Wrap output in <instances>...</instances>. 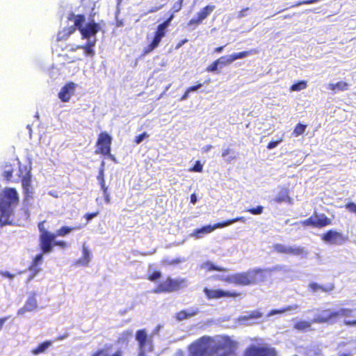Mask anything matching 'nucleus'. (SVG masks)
I'll return each mask as SVG.
<instances>
[{
    "instance_id": "1",
    "label": "nucleus",
    "mask_w": 356,
    "mask_h": 356,
    "mask_svg": "<svg viewBox=\"0 0 356 356\" xmlns=\"http://www.w3.org/2000/svg\"><path fill=\"white\" fill-rule=\"evenodd\" d=\"M67 19L73 24L67 29H64L62 31L58 32L57 35L58 40H65L73 33L77 29L79 30L82 38L87 39V42L85 45L78 46L77 48L83 49L84 54L90 57H93L95 54L93 47L97 42L96 34L100 29L99 24L92 20V22L86 24L85 17L83 15H75L74 13H70Z\"/></svg>"
},
{
    "instance_id": "2",
    "label": "nucleus",
    "mask_w": 356,
    "mask_h": 356,
    "mask_svg": "<svg viewBox=\"0 0 356 356\" xmlns=\"http://www.w3.org/2000/svg\"><path fill=\"white\" fill-rule=\"evenodd\" d=\"M232 341L227 337L204 336L190 346L191 356H234Z\"/></svg>"
},
{
    "instance_id": "3",
    "label": "nucleus",
    "mask_w": 356,
    "mask_h": 356,
    "mask_svg": "<svg viewBox=\"0 0 356 356\" xmlns=\"http://www.w3.org/2000/svg\"><path fill=\"white\" fill-rule=\"evenodd\" d=\"M19 202V195L15 188L5 189L0 193V225H12L13 208Z\"/></svg>"
},
{
    "instance_id": "4",
    "label": "nucleus",
    "mask_w": 356,
    "mask_h": 356,
    "mask_svg": "<svg viewBox=\"0 0 356 356\" xmlns=\"http://www.w3.org/2000/svg\"><path fill=\"white\" fill-rule=\"evenodd\" d=\"M186 285L187 280L186 279H172L168 277L165 281L159 284L157 288L154 290V292H172L177 291L181 287H184Z\"/></svg>"
},
{
    "instance_id": "5",
    "label": "nucleus",
    "mask_w": 356,
    "mask_h": 356,
    "mask_svg": "<svg viewBox=\"0 0 356 356\" xmlns=\"http://www.w3.org/2000/svg\"><path fill=\"white\" fill-rule=\"evenodd\" d=\"M136 339L139 345V356H145L148 352L152 350V345L147 338V334L145 330H140L136 332Z\"/></svg>"
},
{
    "instance_id": "6",
    "label": "nucleus",
    "mask_w": 356,
    "mask_h": 356,
    "mask_svg": "<svg viewBox=\"0 0 356 356\" xmlns=\"http://www.w3.org/2000/svg\"><path fill=\"white\" fill-rule=\"evenodd\" d=\"M112 137L106 132H102L99 135L97 145L99 147V152L104 155H109L112 159L114 157L111 154V145Z\"/></svg>"
},
{
    "instance_id": "7",
    "label": "nucleus",
    "mask_w": 356,
    "mask_h": 356,
    "mask_svg": "<svg viewBox=\"0 0 356 356\" xmlns=\"http://www.w3.org/2000/svg\"><path fill=\"white\" fill-rule=\"evenodd\" d=\"M56 234L50 232H45L43 234L40 236V248L44 254L50 253L54 247Z\"/></svg>"
},
{
    "instance_id": "8",
    "label": "nucleus",
    "mask_w": 356,
    "mask_h": 356,
    "mask_svg": "<svg viewBox=\"0 0 356 356\" xmlns=\"http://www.w3.org/2000/svg\"><path fill=\"white\" fill-rule=\"evenodd\" d=\"M227 280L232 284L241 286L252 285L251 270L229 275Z\"/></svg>"
},
{
    "instance_id": "9",
    "label": "nucleus",
    "mask_w": 356,
    "mask_h": 356,
    "mask_svg": "<svg viewBox=\"0 0 356 356\" xmlns=\"http://www.w3.org/2000/svg\"><path fill=\"white\" fill-rule=\"evenodd\" d=\"M245 356H276V352L274 348L252 345L245 351Z\"/></svg>"
},
{
    "instance_id": "10",
    "label": "nucleus",
    "mask_w": 356,
    "mask_h": 356,
    "mask_svg": "<svg viewBox=\"0 0 356 356\" xmlns=\"http://www.w3.org/2000/svg\"><path fill=\"white\" fill-rule=\"evenodd\" d=\"M273 250L278 253L288 254L295 256L303 254L305 250L303 248L296 245H286L281 243H276L273 246Z\"/></svg>"
},
{
    "instance_id": "11",
    "label": "nucleus",
    "mask_w": 356,
    "mask_h": 356,
    "mask_svg": "<svg viewBox=\"0 0 356 356\" xmlns=\"http://www.w3.org/2000/svg\"><path fill=\"white\" fill-rule=\"evenodd\" d=\"M250 270L252 285H254L265 282L267 280V277L270 275V273L273 269L254 268L250 269Z\"/></svg>"
},
{
    "instance_id": "12",
    "label": "nucleus",
    "mask_w": 356,
    "mask_h": 356,
    "mask_svg": "<svg viewBox=\"0 0 356 356\" xmlns=\"http://www.w3.org/2000/svg\"><path fill=\"white\" fill-rule=\"evenodd\" d=\"M251 54V51H241L239 53H235L231 55L224 56H221L218 59H217L218 63L220 65V69H222L223 67L231 64L234 61L238 59H242L243 58H245Z\"/></svg>"
},
{
    "instance_id": "13",
    "label": "nucleus",
    "mask_w": 356,
    "mask_h": 356,
    "mask_svg": "<svg viewBox=\"0 0 356 356\" xmlns=\"http://www.w3.org/2000/svg\"><path fill=\"white\" fill-rule=\"evenodd\" d=\"M76 84L73 82H70L63 86L60 92L58 93V97L63 102H67L70 99L71 97L74 95Z\"/></svg>"
},
{
    "instance_id": "14",
    "label": "nucleus",
    "mask_w": 356,
    "mask_h": 356,
    "mask_svg": "<svg viewBox=\"0 0 356 356\" xmlns=\"http://www.w3.org/2000/svg\"><path fill=\"white\" fill-rule=\"evenodd\" d=\"M222 225L221 222L216 223L213 225H206L201 228L196 229L193 233L190 234L191 236L195 237V238H201L204 235L212 232L216 229L222 228Z\"/></svg>"
},
{
    "instance_id": "15",
    "label": "nucleus",
    "mask_w": 356,
    "mask_h": 356,
    "mask_svg": "<svg viewBox=\"0 0 356 356\" xmlns=\"http://www.w3.org/2000/svg\"><path fill=\"white\" fill-rule=\"evenodd\" d=\"M322 238L325 242L337 245H341L345 241V238L341 233L333 230H330L324 234Z\"/></svg>"
},
{
    "instance_id": "16",
    "label": "nucleus",
    "mask_w": 356,
    "mask_h": 356,
    "mask_svg": "<svg viewBox=\"0 0 356 356\" xmlns=\"http://www.w3.org/2000/svg\"><path fill=\"white\" fill-rule=\"evenodd\" d=\"M333 318H335L334 312H332L330 309H325L316 316V317L312 320V323H327Z\"/></svg>"
},
{
    "instance_id": "17",
    "label": "nucleus",
    "mask_w": 356,
    "mask_h": 356,
    "mask_svg": "<svg viewBox=\"0 0 356 356\" xmlns=\"http://www.w3.org/2000/svg\"><path fill=\"white\" fill-rule=\"evenodd\" d=\"M38 307V302L36 298H35V294L32 296L29 297L26 302H25L24 306L19 309L17 312L18 315H23L26 312H32Z\"/></svg>"
},
{
    "instance_id": "18",
    "label": "nucleus",
    "mask_w": 356,
    "mask_h": 356,
    "mask_svg": "<svg viewBox=\"0 0 356 356\" xmlns=\"http://www.w3.org/2000/svg\"><path fill=\"white\" fill-rule=\"evenodd\" d=\"M204 292L207 297L209 299L219 298L224 296H232L229 292H225L222 290H211L205 288L204 289Z\"/></svg>"
},
{
    "instance_id": "19",
    "label": "nucleus",
    "mask_w": 356,
    "mask_h": 356,
    "mask_svg": "<svg viewBox=\"0 0 356 356\" xmlns=\"http://www.w3.org/2000/svg\"><path fill=\"white\" fill-rule=\"evenodd\" d=\"M262 316V314L259 311H253L251 313L242 316L238 318V321L242 324H251V322H248L249 321L255 320L259 318Z\"/></svg>"
},
{
    "instance_id": "20",
    "label": "nucleus",
    "mask_w": 356,
    "mask_h": 356,
    "mask_svg": "<svg viewBox=\"0 0 356 356\" xmlns=\"http://www.w3.org/2000/svg\"><path fill=\"white\" fill-rule=\"evenodd\" d=\"M313 216L316 224L315 227H323L331 223V220L325 214L315 213Z\"/></svg>"
},
{
    "instance_id": "21",
    "label": "nucleus",
    "mask_w": 356,
    "mask_h": 356,
    "mask_svg": "<svg viewBox=\"0 0 356 356\" xmlns=\"http://www.w3.org/2000/svg\"><path fill=\"white\" fill-rule=\"evenodd\" d=\"M309 288L313 293H316L319 290H321L324 292H330L334 289V286L332 284H329L327 286H323L317 283L313 282L309 284Z\"/></svg>"
},
{
    "instance_id": "22",
    "label": "nucleus",
    "mask_w": 356,
    "mask_h": 356,
    "mask_svg": "<svg viewBox=\"0 0 356 356\" xmlns=\"http://www.w3.org/2000/svg\"><path fill=\"white\" fill-rule=\"evenodd\" d=\"M90 253L85 244L83 245V257L76 261V264L81 266H88L90 261Z\"/></svg>"
},
{
    "instance_id": "23",
    "label": "nucleus",
    "mask_w": 356,
    "mask_h": 356,
    "mask_svg": "<svg viewBox=\"0 0 356 356\" xmlns=\"http://www.w3.org/2000/svg\"><path fill=\"white\" fill-rule=\"evenodd\" d=\"M52 343L51 341H45L33 349L31 353L35 355L43 353L52 345Z\"/></svg>"
},
{
    "instance_id": "24",
    "label": "nucleus",
    "mask_w": 356,
    "mask_h": 356,
    "mask_svg": "<svg viewBox=\"0 0 356 356\" xmlns=\"http://www.w3.org/2000/svg\"><path fill=\"white\" fill-rule=\"evenodd\" d=\"M215 8L213 5H208L198 13L197 16L203 21L214 10Z\"/></svg>"
},
{
    "instance_id": "25",
    "label": "nucleus",
    "mask_w": 356,
    "mask_h": 356,
    "mask_svg": "<svg viewBox=\"0 0 356 356\" xmlns=\"http://www.w3.org/2000/svg\"><path fill=\"white\" fill-rule=\"evenodd\" d=\"M275 201L281 203L286 201H290V197H289L288 190L286 188H282L277 197L275 198Z\"/></svg>"
},
{
    "instance_id": "26",
    "label": "nucleus",
    "mask_w": 356,
    "mask_h": 356,
    "mask_svg": "<svg viewBox=\"0 0 356 356\" xmlns=\"http://www.w3.org/2000/svg\"><path fill=\"white\" fill-rule=\"evenodd\" d=\"M298 307H299V306L298 305H293L287 306V307L283 308L282 309H273L269 312L268 316H273L275 314H283L286 312L297 309H298Z\"/></svg>"
},
{
    "instance_id": "27",
    "label": "nucleus",
    "mask_w": 356,
    "mask_h": 356,
    "mask_svg": "<svg viewBox=\"0 0 356 356\" xmlns=\"http://www.w3.org/2000/svg\"><path fill=\"white\" fill-rule=\"evenodd\" d=\"M23 190L24 194V203L28 205L30 204V200L33 198L34 190L33 186L24 188Z\"/></svg>"
},
{
    "instance_id": "28",
    "label": "nucleus",
    "mask_w": 356,
    "mask_h": 356,
    "mask_svg": "<svg viewBox=\"0 0 356 356\" xmlns=\"http://www.w3.org/2000/svg\"><path fill=\"white\" fill-rule=\"evenodd\" d=\"M348 84L346 82L339 81L336 84L334 83H330L328 86V89L334 91V92L338 91H343L347 90Z\"/></svg>"
},
{
    "instance_id": "29",
    "label": "nucleus",
    "mask_w": 356,
    "mask_h": 356,
    "mask_svg": "<svg viewBox=\"0 0 356 356\" xmlns=\"http://www.w3.org/2000/svg\"><path fill=\"white\" fill-rule=\"evenodd\" d=\"M201 268L203 269H208V270H217L220 272L226 271V269L214 265L211 261H207L202 264Z\"/></svg>"
},
{
    "instance_id": "30",
    "label": "nucleus",
    "mask_w": 356,
    "mask_h": 356,
    "mask_svg": "<svg viewBox=\"0 0 356 356\" xmlns=\"http://www.w3.org/2000/svg\"><path fill=\"white\" fill-rule=\"evenodd\" d=\"M43 254L44 253H40L35 256V257L34 258V259L33 261L32 265L31 266V267L29 268L30 270H32V271H39L40 270V268H37V267L42 261Z\"/></svg>"
},
{
    "instance_id": "31",
    "label": "nucleus",
    "mask_w": 356,
    "mask_h": 356,
    "mask_svg": "<svg viewBox=\"0 0 356 356\" xmlns=\"http://www.w3.org/2000/svg\"><path fill=\"white\" fill-rule=\"evenodd\" d=\"M79 227H70L68 226H63L56 231V236H65L69 234L72 231L78 229Z\"/></svg>"
},
{
    "instance_id": "32",
    "label": "nucleus",
    "mask_w": 356,
    "mask_h": 356,
    "mask_svg": "<svg viewBox=\"0 0 356 356\" xmlns=\"http://www.w3.org/2000/svg\"><path fill=\"white\" fill-rule=\"evenodd\" d=\"M91 356H122V352L120 350H118L111 355L108 350L100 349L92 354Z\"/></svg>"
},
{
    "instance_id": "33",
    "label": "nucleus",
    "mask_w": 356,
    "mask_h": 356,
    "mask_svg": "<svg viewBox=\"0 0 356 356\" xmlns=\"http://www.w3.org/2000/svg\"><path fill=\"white\" fill-rule=\"evenodd\" d=\"M22 184L23 188L32 186L31 168L26 172V175L22 177Z\"/></svg>"
},
{
    "instance_id": "34",
    "label": "nucleus",
    "mask_w": 356,
    "mask_h": 356,
    "mask_svg": "<svg viewBox=\"0 0 356 356\" xmlns=\"http://www.w3.org/2000/svg\"><path fill=\"white\" fill-rule=\"evenodd\" d=\"M312 322L305 321H301L298 322L295 324L294 327L295 329L300 330V331H304L307 329L310 328Z\"/></svg>"
},
{
    "instance_id": "35",
    "label": "nucleus",
    "mask_w": 356,
    "mask_h": 356,
    "mask_svg": "<svg viewBox=\"0 0 356 356\" xmlns=\"http://www.w3.org/2000/svg\"><path fill=\"white\" fill-rule=\"evenodd\" d=\"M306 353L309 356H316L321 353V349L318 345H311L307 348Z\"/></svg>"
},
{
    "instance_id": "36",
    "label": "nucleus",
    "mask_w": 356,
    "mask_h": 356,
    "mask_svg": "<svg viewBox=\"0 0 356 356\" xmlns=\"http://www.w3.org/2000/svg\"><path fill=\"white\" fill-rule=\"evenodd\" d=\"M307 86V81H299L297 83H295L291 86L290 90L291 91H300L303 89H305Z\"/></svg>"
},
{
    "instance_id": "37",
    "label": "nucleus",
    "mask_w": 356,
    "mask_h": 356,
    "mask_svg": "<svg viewBox=\"0 0 356 356\" xmlns=\"http://www.w3.org/2000/svg\"><path fill=\"white\" fill-rule=\"evenodd\" d=\"M245 221H246V218L245 217H243V216H241V217H237V218H233V219H230V220H227L223 221L221 223L222 225V227H225L231 225L233 223L236 222H245Z\"/></svg>"
},
{
    "instance_id": "38",
    "label": "nucleus",
    "mask_w": 356,
    "mask_h": 356,
    "mask_svg": "<svg viewBox=\"0 0 356 356\" xmlns=\"http://www.w3.org/2000/svg\"><path fill=\"white\" fill-rule=\"evenodd\" d=\"M168 26L165 24L164 22L160 24L157 26V30L155 33L156 35L163 38L165 35L166 30L168 29Z\"/></svg>"
},
{
    "instance_id": "39",
    "label": "nucleus",
    "mask_w": 356,
    "mask_h": 356,
    "mask_svg": "<svg viewBox=\"0 0 356 356\" xmlns=\"http://www.w3.org/2000/svg\"><path fill=\"white\" fill-rule=\"evenodd\" d=\"M352 310L350 309H340L339 310L334 312L335 318L338 316H350Z\"/></svg>"
},
{
    "instance_id": "40",
    "label": "nucleus",
    "mask_w": 356,
    "mask_h": 356,
    "mask_svg": "<svg viewBox=\"0 0 356 356\" xmlns=\"http://www.w3.org/2000/svg\"><path fill=\"white\" fill-rule=\"evenodd\" d=\"M13 168L10 165H6L3 170V176L7 180H10L13 176Z\"/></svg>"
},
{
    "instance_id": "41",
    "label": "nucleus",
    "mask_w": 356,
    "mask_h": 356,
    "mask_svg": "<svg viewBox=\"0 0 356 356\" xmlns=\"http://www.w3.org/2000/svg\"><path fill=\"white\" fill-rule=\"evenodd\" d=\"M219 69H220V65H219V63H218V60H216L212 64L209 65L207 67L206 70L208 72H215L218 71Z\"/></svg>"
},
{
    "instance_id": "42",
    "label": "nucleus",
    "mask_w": 356,
    "mask_h": 356,
    "mask_svg": "<svg viewBox=\"0 0 356 356\" xmlns=\"http://www.w3.org/2000/svg\"><path fill=\"white\" fill-rule=\"evenodd\" d=\"M306 126L302 124H298L296 127L294 129V134L296 136H299L303 134V132L305 131Z\"/></svg>"
},
{
    "instance_id": "43",
    "label": "nucleus",
    "mask_w": 356,
    "mask_h": 356,
    "mask_svg": "<svg viewBox=\"0 0 356 356\" xmlns=\"http://www.w3.org/2000/svg\"><path fill=\"white\" fill-rule=\"evenodd\" d=\"M185 311L186 312L188 318L194 316L200 312L199 309L197 307H191Z\"/></svg>"
},
{
    "instance_id": "44",
    "label": "nucleus",
    "mask_w": 356,
    "mask_h": 356,
    "mask_svg": "<svg viewBox=\"0 0 356 356\" xmlns=\"http://www.w3.org/2000/svg\"><path fill=\"white\" fill-rule=\"evenodd\" d=\"M264 210V207L262 206H257L256 208H252L247 210V211L250 212L253 215H259L262 213Z\"/></svg>"
},
{
    "instance_id": "45",
    "label": "nucleus",
    "mask_w": 356,
    "mask_h": 356,
    "mask_svg": "<svg viewBox=\"0 0 356 356\" xmlns=\"http://www.w3.org/2000/svg\"><path fill=\"white\" fill-rule=\"evenodd\" d=\"M301 224L304 226H311L315 227V222H314V216H311L308 219H306L303 221H301Z\"/></svg>"
},
{
    "instance_id": "46",
    "label": "nucleus",
    "mask_w": 356,
    "mask_h": 356,
    "mask_svg": "<svg viewBox=\"0 0 356 356\" xmlns=\"http://www.w3.org/2000/svg\"><path fill=\"white\" fill-rule=\"evenodd\" d=\"M186 259L185 258H177V259H172V260H166L165 262L168 264V265H176V264H178L179 263H181V262H184L186 261Z\"/></svg>"
},
{
    "instance_id": "47",
    "label": "nucleus",
    "mask_w": 356,
    "mask_h": 356,
    "mask_svg": "<svg viewBox=\"0 0 356 356\" xmlns=\"http://www.w3.org/2000/svg\"><path fill=\"white\" fill-rule=\"evenodd\" d=\"M149 135L146 132H143V134L136 136L135 143L136 144H140L142 143L145 138H147Z\"/></svg>"
},
{
    "instance_id": "48",
    "label": "nucleus",
    "mask_w": 356,
    "mask_h": 356,
    "mask_svg": "<svg viewBox=\"0 0 356 356\" xmlns=\"http://www.w3.org/2000/svg\"><path fill=\"white\" fill-rule=\"evenodd\" d=\"M184 0H179L177 2H175L172 8V10L173 13H177L181 9L182 3Z\"/></svg>"
},
{
    "instance_id": "49",
    "label": "nucleus",
    "mask_w": 356,
    "mask_h": 356,
    "mask_svg": "<svg viewBox=\"0 0 356 356\" xmlns=\"http://www.w3.org/2000/svg\"><path fill=\"white\" fill-rule=\"evenodd\" d=\"M202 164L200 161H197L191 170L193 172H201L202 171Z\"/></svg>"
},
{
    "instance_id": "50",
    "label": "nucleus",
    "mask_w": 356,
    "mask_h": 356,
    "mask_svg": "<svg viewBox=\"0 0 356 356\" xmlns=\"http://www.w3.org/2000/svg\"><path fill=\"white\" fill-rule=\"evenodd\" d=\"M320 0H305L296 2L293 6H299L303 4H312L318 2Z\"/></svg>"
},
{
    "instance_id": "51",
    "label": "nucleus",
    "mask_w": 356,
    "mask_h": 356,
    "mask_svg": "<svg viewBox=\"0 0 356 356\" xmlns=\"http://www.w3.org/2000/svg\"><path fill=\"white\" fill-rule=\"evenodd\" d=\"M161 277V273L160 271H154L152 274L149 276V280L154 282L157 280Z\"/></svg>"
},
{
    "instance_id": "52",
    "label": "nucleus",
    "mask_w": 356,
    "mask_h": 356,
    "mask_svg": "<svg viewBox=\"0 0 356 356\" xmlns=\"http://www.w3.org/2000/svg\"><path fill=\"white\" fill-rule=\"evenodd\" d=\"M176 318L178 321H183L184 319L188 318L186 311L182 310V311L178 312L176 315Z\"/></svg>"
},
{
    "instance_id": "53",
    "label": "nucleus",
    "mask_w": 356,
    "mask_h": 356,
    "mask_svg": "<svg viewBox=\"0 0 356 356\" xmlns=\"http://www.w3.org/2000/svg\"><path fill=\"white\" fill-rule=\"evenodd\" d=\"M162 38H163L155 34L152 41L151 42V44L152 46H154L156 48L161 42Z\"/></svg>"
},
{
    "instance_id": "54",
    "label": "nucleus",
    "mask_w": 356,
    "mask_h": 356,
    "mask_svg": "<svg viewBox=\"0 0 356 356\" xmlns=\"http://www.w3.org/2000/svg\"><path fill=\"white\" fill-rule=\"evenodd\" d=\"M346 208L350 212L356 214V204L354 202H349L346 204Z\"/></svg>"
},
{
    "instance_id": "55",
    "label": "nucleus",
    "mask_w": 356,
    "mask_h": 356,
    "mask_svg": "<svg viewBox=\"0 0 356 356\" xmlns=\"http://www.w3.org/2000/svg\"><path fill=\"white\" fill-rule=\"evenodd\" d=\"M202 20L197 16V18L191 19L188 23V26L195 25L197 26L202 23Z\"/></svg>"
},
{
    "instance_id": "56",
    "label": "nucleus",
    "mask_w": 356,
    "mask_h": 356,
    "mask_svg": "<svg viewBox=\"0 0 356 356\" xmlns=\"http://www.w3.org/2000/svg\"><path fill=\"white\" fill-rule=\"evenodd\" d=\"M282 139H280V140H275V141H270V142L268 143V146H267V148H268V149H272L275 148V147L278 145V144H279L280 142H282Z\"/></svg>"
},
{
    "instance_id": "57",
    "label": "nucleus",
    "mask_w": 356,
    "mask_h": 356,
    "mask_svg": "<svg viewBox=\"0 0 356 356\" xmlns=\"http://www.w3.org/2000/svg\"><path fill=\"white\" fill-rule=\"evenodd\" d=\"M202 87V83H199L196 86H191L189 87L187 90H188V92H195L197 91V90H199L200 88Z\"/></svg>"
},
{
    "instance_id": "58",
    "label": "nucleus",
    "mask_w": 356,
    "mask_h": 356,
    "mask_svg": "<svg viewBox=\"0 0 356 356\" xmlns=\"http://www.w3.org/2000/svg\"><path fill=\"white\" fill-rule=\"evenodd\" d=\"M248 10H249V8H245L243 9L242 10H241L238 13L237 17L241 19V18L246 17L248 15L247 12Z\"/></svg>"
},
{
    "instance_id": "59",
    "label": "nucleus",
    "mask_w": 356,
    "mask_h": 356,
    "mask_svg": "<svg viewBox=\"0 0 356 356\" xmlns=\"http://www.w3.org/2000/svg\"><path fill=\"white\" fill-rule=\"evenodd\" d=\"M236 158V155L234 151L232 152L230 154H228L227 158H225V161L226 162H231L232 160L235 159Z\"/></svg>"
},
{
    "instance_id": "60",
    "label": "nucleus",
    "mask_w": 356,
    "mask_h": 356,
    "mask_svg": "<svg viewBox=\"0 0 356 356\" xmlns=\"http://www.w3.org/2000/svg\"><path fill=\"white\" fill-rule=\"evenodd\" d=\"M156 47L154 46H152V44L150 43L146 48H145L143 51V54L146 55L149 54L151 51H152Z\"/></svg>"
},
{
    "instance_id": "61",
    "label": "nucleus",
    "mask_w": 356,
    "mask_h": 356,
    "mask_svg": "<svg viewBox=\"0 0 356 356\" xmlns=\"http://www.w3.org/2000/svg\"><path fill=\"white\" fill-rule=\"evenodd\" d=\"M58 245L62 248H65L67 246V243L63 241H56L55 239V241L54 243V246Z\"/></svg>"
},
{
    "instance_id": "62",
    "label": "nucleus",
    "mask_w": 356,
    "mask_h": 356,
    "mask_svg": "<svg viewBox=\"0 0 356 356\" xmlns=\"http://www.w3.org/2000/svg\"><path fill=\"white\" fill-rule=\"evenodd\" d=\"M163 7V5H161V6H154V7H152L151 8V9H149L147 12V13H156L157 12L158 10H161L162 8Z\"/></svg>"
},
{
    "instance_id": "63",
    "label": "nucleus",
    "mask_w": 356,
    "mask_h": 356,
    "mask_svg": "<svg viewBox=\"0 0 356 356\" xmlns=\"http://www.w3.org/2000/svg\"><path fill=\"white\" fill-rule=\"evenodd\" d=\"M233 151L234 150L230 149H223L222 153V156L224 159V160L225 159V158H227L228 154H230L232 153V152H233Z\"/></svg>"
},
{
    "instance_id": "64",
    "label": "nucleus",
    "mask_w": 356,
    "mask_h": 356,
    "mask_svg": "<svg viewBox=\"0 0 356 356\" xmlns=\"http://www.w3.org/2000/svg\"><path fill=\"white\" fill-rule=\"evenodd\" d=\"M44 222H42L38 224V229H39L40 232L41 233L40 234H43L45 232H48L44 228Z\"/></svg>"
}]
</instances>
